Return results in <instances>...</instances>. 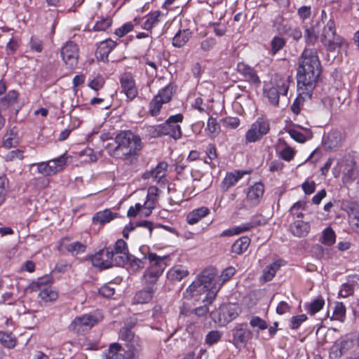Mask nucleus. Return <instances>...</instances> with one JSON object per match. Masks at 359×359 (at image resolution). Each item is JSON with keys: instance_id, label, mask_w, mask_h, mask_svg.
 Returning <instances> with one entry per match:
<instances>
[{"instance_id": "c756f323", "label": "nucleus", "mask_w": 359, "mask_h": 359, "mask_svg": "<svg viewBox=\"0 0 359 359\" xmlns=\"http://www.w3.org/2000/svg\"><path fill=\"white\" fill-rule=\"evenodd\" d=\"M310 224L302 219L294 221L290 226L291 233L299 238L306 236L310 231Z\"/></svg>"}, {"instance_id": "0e129e2a", "label": "nucleus", "mask_w": 359, "mask_h": 359, "mask_svg": "<svg viewBox=\"0 0 359 359\" xmlns=\"http://www.w3.org/2000/svg\"><path fill=\"white\" fill-rule=\"evenodd\" d=\"M354 292L353 285L348 283H343L341 285V288L339 291V297L346 298L352 295Z\"/></svg>"}, {"instance_id": "2f4dec72", "label": "nucleus", "mask_w": 359, "mask_h": 359, "mask_svg": "<svg viewBox=\"0 0 359 359\" xmlns=\"http://www.w3.org/2000/svg\"><path fill=\"white\" fill-rule=\"evenodd\" d=\"M192 36V32L189 29H179L172 40L174 47L182 48L184 46Z\"/></svg>"}, {"instance_id": "4468645a", "label": "nucleus", "mask_w": 359, "mask_h": 359, "mask_svg": "<svg viewBox=\"0 0 359 359\" xmlns=\"http://www.w3.org/2000/svg\"><path fill=\"white\" fill-rule=\"evenodd\" d=\"M100 319L93 314H84L76 317L69 325V330L76 333L83 334L85 331L90 330Z\"/></svg>"}, {"instance_id": "72a5a7b5", "label": "nucleus", "mask_w": 359, "mask_h": 359, "mask_svg": "<svg viewBox=\"0 0 359 359\" xmlns=\"http://www.w3.org/2000/svg\"><path fill=\"white\" fill-rule=\"evenodd\" d=\"M19 143V137L15 127L8 130L3 138L2 147L6 149L15 147Z\"/></svg>"}, {"instance_id": "412c9836", "label": "nucleus", "mask_w": 359, "mask_h": 359, "mask_svg": "<svg viewBox=\"0 0 359 359\" xmlns=\"http://www.w3.org/2000/svg\"><path fill=\"white\" fill-rule=\"evenodd\" d=\"M116 41L107 39L100 41L95 50V57L97 61L103 62L104 63L109 62V53L117 46Z\"/></svg>"}, {"instance_id": "a211bd4d", "label": "nucleus", "mask_w": 359, "mask_h": 359, "mask_svg": "<svg viewBox=\"0 0 359 359\" xmlns=\"http://www.w3.org/2000/svg\"><path fill=\"white\" fill-rule=\"evenodd\" d=\"M264 191V185L262 182H255L248 188L246 202L252 207L258 205L263 198Z\"/></svg>"}, {"instance_id": "680f3d73", "label": "nucleus", "mask_w": 359, "mask_h": 359, "mask_svg": "<svg viewBox=\"0 0 359 359\" xmlns=\"http://www.w3.org/2000/svg\"><path fill=\"white\" fill-rule=\"evenodd\" d=\"M135 25L132 22H127L114 31V34L118 37H123L132 32Z\"/></svg>"}, {"instance_id": "393cba45", "label": "nucleus", "mask_w": 359, "mask_h": 359, "mask_svg": "<svg viewBox=\"0 0 359 359\" xmlns=\"http://www.w3.org/2000/svg\"><path fill=\"white\" fill-rule=\"evenodd\" d=\"M108 256L106 248L99 250L90 257L92 264L100 269H106L111 268L114 264Z\"/></svg>"}, {"instance_id": "09e8293b", "label": "nucleus", "mask_w": 359, "mask_h": 359, "mask_svg": "<svg viewBox=\"0 0 359 359\" xmlns=\"http://www.w3.org/2000/svg\"><path fill=\"white\" fill-rule=\"evenodd\" d=\"M0 343L8 348H13L17 345V339L12 332L0 331Z\"/></svg>"}, {"instance_id": "473e14b6", "label": "nucleus", "mask_w": 359, "mask_h": 359, "mask_svg": "<svg viewBox=\"0 0 359 359\" xmlns=\"http://www.w3.org/2000/svg\"><path fill=\"white\" fill-rule=\"evenodd\" d=\"M27 48L29 53L40 54L44 50V41L41 36L33 34L27 43Z\"/></svg>"}, {"instance_id": "de8ad7c7", "label": "nucleus", "mask_w": 359, "mask_h": 359, "mask_svg": "<svg viewBox=\"0 0 359 359\" xmlns=\"http://www.w3.org/2000/svg\"><path fill=\"white\" fill-rule=\"evenodd\" d=\"M320 241L325 245H332L336 242V234L334 231L331 227L325 228L323 231Z\"/></svg>"}, {"instance_id": "ea45409f", "label": "nucleus", "mask_w": 359, "mask_h": 359, "mask_svg": "<svg viewBox=\"0 0 359 359\" xmlns=\"http://www.w3.org/2000/svg\"><path fill=\"white\" fill-rule=\"evenodd\" d=\"M18 96L19 93L17 90H9L0 99L1 107L6 109L11 106H13L15 103H17Z\"/></svg>"}, {"instance_id": "338daca9", "label": "nucleus", "mask_w": 359, "mask_h": 359, "mask_svg": "<svg viewBox=\"0 0 359 359\" xmlns=\"http://www.w3.org/2000/svg\"><path fill=\"white\" fill-rule=\"evenodd\" d=\"M216 43L215 39L212 37L206 38L201 42L200 48L203 52H209L215 48Z\"/></svg>"}, {"instance_id": "37998d69", "label": "nucleus", "mask_w": 359, "mask_h": 359, "mask_svg": "<svg viewBox=\"0 0 359 359\" xmlns=\"http://www.w3.org/2000/svg\"><path fill=\"white\" fill-rule=\"evenodd\" d=\"M346 341L334 344L330 348L329 357L330 359H339L346 353Z\"/></svg>"}, {"instance_id": "603ef678", "label": "nucleus", "mask_w": 359, "mask_h": 359, "mask_svg": "<svg viewBox=\"0 0 359 359\" xmlns=\"http://www.w3.org/2000/svg\"><path fill=\"white\" fill-rule=\"evenodd\" d=\"M286 45V41L284 38L276 36L271 41V53L272 55L277 54Z\"/></svg>"}, {"instance_id": "20e7f679", "label": "nucleus", "mask_w": 359, "mask_h": 359, "mask_svg": "<svg viewBox=\"0 0 359 359\" xmlns=\"http://www.w3.org/2000/svg\"><path fill=\"white\" fill-rule=\"evenodd\" d=\"M217 275L218 271L215 267L209 266L203 269L187 288V297L197 300L200 295L205 293L202 302L212 304L220 290V285L216 281Z\"/></svg>"}, {"instance_id": "774afa93", "label": "nucleus", "mask_w": 359, "mask_h": 359, "mask_svg": "<svg viewBox=\"0 0 359 359\" xmlns=\"http://www.w3.org/2000/svg\"><path fill=\"white\" fill-rule=\"evenodd\" d=\"M205 130L210 134L218 133L219 132L220 125L218 123L216 118L211 116L208 118Z\"/></svg>"}, {"instance_id": "7ed1b4c3", "label": "nucleus", "mask_w": 359, "mask_h": 359, "mask_svg": "<svg viewBox=\"0 0 359 359\" xmlns=\"http://www.w3.org/2000/svg\"><path fill=\"white\" fill-rule=\"evenodd\" d=\"M115 146L108 144V154L115 158L122 159L126 163L133 164L137 161L143 148L140 137L130 130L120 131L114 138Z\"/></svg>"}, {"instance_id": "6e6d98bb", "label": "nucleus", "mask_w": 359, "mask_h": 359, "mask_svg": "<svg viewBox=\"0 0 359 359\" xmlns=\"http://www.w3.org/2000/svg\"><path fill=\"white\" fill-rule=\"evenodd\" d=\"M306 208V203L304 201H299L293 204L290 208V212L294 216L298 219H302L304 216L302 212Z\"/></svg>"}, {"instance_id": "4be33fe9", "label": "nucleus", "mask_w": 359, "mask_h": 359, "mask_svg": "<svg viewBox=\"0 0 359 359\" xmlns=\"http://www.w3.org/2000/svg\"><path fill=\"white\" fill-rule=\"evenodd\" d=\"M236 70L246 82L255 87L260 86L262 83L261 80L254 68L243 62H238Z\"/></svg>"}, {"instance_id": "4d7b16f0", "label": "nucleus", "mask_w": 359, "mask_h": 359, "mask_svg": "<svg viewBox=\"0 0 359 359\" xmlns=\"http://www.w3.org/2000/svg\"><path fill=\"white\" fill-rule=\"evenodd\" d=\"M222 333L219 330H212L209 332L205 339V342L208 346H212L221 340Z\"/></svg>"}, {"instance_id": "a878e982", "label": "nucleus", "mask_w": 359, "mask_h": 359, "mask_svg": "<svg viewBox=\"0 0 359 359\" xmlns=\"http://www.w3.org/2000/svg\"><path fill=\"white\" fill-rule=\"evenodd\" d=\"M189 274L188 268L182 264L175 265L167 272L166 276L168 280L172 283L180 282Z\"/></svg>"}, {"instance_id": "58836bf2", "label": "nucleus", "mask_w": 359, "mask_h": 359, "mask_svg": "<svg viewBox=\"0 0 359 359\" xmlns=\"http://www.w3.org/2000/svg\"><path fill=\"white\" fill-rule=\"evenodd\" d=\"M50 167V174L55 175L62 171L67 165V157L64 154L60 156L58 158L49 160Z\"/></svg>"}, {"instance_id": "13d9d810", "label": "nucleus", "mask_w": 359, "mask_h": 359, "mask_svg": "<svg viewBox=\"0 0 359 359\" xmlns=\"http://www.w3.org/2000/svg\"><path fill=\"white\" fill-rule=\"evenodd\" d=\"M112 20L109 18H102L95 22L92 30L94 32H104L111 26Z\"/></svg>"}, {"instance_id": "bb28decb", "label": "nucleus", "mask_w": 359, "mask_h": 359, "mask_svg": "<svg viewBox=\"0 0 359 359\" xmlns=\"http://www.w3.org/2000/svg\"><path fill=\"white\" fill-rule=\"evenodd\" d=\"M210 210L205 206L195 208L190 211L186 216V222L190 225L199 222L201 219L209 215Z\"/></svg>"}, {"instance_id": "39448f33", "label": "nucleus", "mask_w": 359, "mask_h": 359, "mask_svg": "<svg viewBox=\"0 0 359 359\" xmlns=\"http://www.w3.org/2000/svg\"><path fill=\"white\" fill-rule=\"evenodd\" d=\"M320 39L328 52H334L348 46L347 41L337 33L336 23L333 18H330L323 27Z\"/></svg>"}, {"instance_id": "f03ea898", "label": "nucleus", "mask_w": 359, "mask_h": 359, "mask_svg": "<svg viewBox=\"0 0 359 359\" xmlns=\"http://www.w3.org/2000/svg\"><path fill=\"white\" fill-rule=\"evenodd\" d=\"M147 258L149 266L142 277L144 287L135 294L133 304H145L151 302L157 290L156 283L167 267L168 256H158L156 253L149 252Z\"/></svg>"}, {"instance_id": "8fccbe9b", "label": "nucleus", "mask_w": 359, "mask_h": 359, "mask_svg": "<svg viewBox=\"0 0 359 359\" xmlns=\"http://www.w3.org/2000/svg\"><path fill=\"white\" fill-rule=\"evenodd\" d=\"M163 104L165 103L154 95L149 103V114L151 116H157L160 114Z\"/></svg>"}, {"instance_id": "49530a36", "label": "nucleus", "mask_w": 359, "mask_h": 359, "mask_svg": "<svg viewBox=\"0 0 359 359\" xmlns=\"http://www.w3.org/2000/svg\"><path fill=\"white\" fill-rule=\"evenodd\" d=\"M206 156L203 159L205 164L209 165L211 168H215V165L213 161L217 158V148L214 144H209L205 149Z\"/></svg>"}, {"instance_id": "864d4df0", "label": "nucleus", "mask_w": 359, "mask_h": 359, "mask_svg": "<svg viewBox=\"0 0 359 359\" xmlns=\"http://www.w3.org/2000/svg\"><path fill=\"white\" fill-rule=\"evenodd\" d=\"M150 252L147 253L142 259L137 258L130 254V258L127 262H129L130 267L134 271H137L140 269L144 268V259H148L147 256Z\"/></svg>"}, {"instance_id": "6e6552de", "label": "nucleus", "mask_w": 359, "mask_h": 359, "mask_svg": "<svg viewBox=\"0 0 359 359\" xmlns=\"http://www.w3.org/2000/svg\"><path fill=\"white\" fill-rule=\"evenodd\" d=\"M341 173L343 184H352L359 177V169L357 168L356 161L351 157L344 156L338 161L336 168L333 170L335 177H338Z\"/></svg>"}, {"instance_id": "a18cd8bd", "label": "nucleus", "mask_w": 359, "mask_h": 359, "mask_svg": "<svg viewBox=\"0 0 359 359\" xmlns=\"http://www.w3.org/2000/svg\"><path fill=\"white\" fill-rule=\"evenodd\" d=\"M346 309L344 303L337 302L335 303L331 319L344 323L346 320Z\"/></svg>"}, {"instance_id": "69168bd1", "label": "nucleus", "mask_w": 359, "mask_h": 359, "mask_svg": "<svg viewBox=\"0 0 359 359\" xmlns=\"http://www.w3.org/2000/svg\"><path fill=\"white\" fill-rule=\"evenodd\" d=\"M349 223L353 229L359 233V209L353 210L349 215Z\"/></svg>"}, {"instance_id": "4c0bfd02", "label": "nucleus", "mask_w": 359, "mask_h": 359, "mask_svg": "<svg viewBox=\"0 0 359 359\" xmlns=\"http://www.w3.org/2000/svg\"><path fill=\"white\" fill-rule=\"evenodd\" d=\"M324 305L325 300L323 297L322 296H318L310 303H306L304 304V309L309 315L313 316L322 310Z\"/></svg>"}, {"instance_id": "c85d7f7f", "label": "nucleus", "mask_w": 359, "mask_h": 359, "mask_svg": "<svg viewBox=\"0 0 359 359\" xmlns=\"http://www.w3.org/2000/svg\"><path fill=\"white\" fill-rule=\"evenodd\" d=\"M123 348L118 342L109 344L108 348L102 353V359H125L123 354Z\"/></svg>"}, {"instance_id": "e433bc0d", "label": "nucleus", "mask_w": 359, "mask_h": 359, "mask_svg": "<svg viewBox=\"0 0 359 359\" xmlns=\"http://www.w3.org/2000/svg\"><path fill=\"white\" fill-rule=\"evenodd\" d=\"M251 239L247 236H241L231 245V252L238 255L243 254L249 248Z\"/></svg>"}, {"instance_id": "bf43d9fd", "label": "nucleus", "mask_w": 359, "mask_h": 359, "mask_svg": "<svg viewBox=\"0 0 359 359\" xmlns=\"http://www.w3.org/2000/svg\"><path fill=\"white\" fill-rule=\"evenodd\" d=\"M295 154L296 151L293 148L290 146H286L279 151L278 157L285 161L290 162L294 159Z\"/></svg>"}, {"instance_id": "0eeeda50", "label": "nucleus", "mask_w": 359, "mask_h": 359, "mask_svg": "<svg viewBox=\"0 0 359 359\" xmlns=\"http://www.w3.org/2000/svg\"><path fill=\"white\" fill-rule=\"evenodd\" d=\"M183 120L184 116L180 113L170 116L163 123L153 127L154 136H169L176 140L180 139L182 131L179 123H182Z\"/></svg>"}, {"instance_id": "ddd939ff", "label": "nucleus", "mask_w": 359, "mask_h": 359, "mask_svg": "<svg viewBox=\"0 0 359 359\" xmlns=\"http://www.w3.org/2000/svg\"><path fill=\"white\" fill-rule=\"evenodd\" d=\"M121 93H124L127 102H132L138 95V88L134 75L130 72H125L119 76Z\"/></svg>"}, {"instance_id": "dca6fc26", "label": "nucleus", "mask_w": 359, "mask_h": 359, "mask_svg": "<svg viewBox=\"0 0 359 359\" xmlns=\"http://www.w3.org/2000/svg\"><path fill=\"white\" fill-rule=\"evenodd\" d=\"M213 315L214 320L224 326L234 320L238 316V312L236 305L227 304L220 306Z\"/></svg>"}, {"instance_id": "79ce46f5", "label": "nucleus", "mask_w": 359, "mask_h": 359, "mask_svg": "<svg viewBox=\"0 0 359 359\" xmlns=\"http://www.w3.org/2000/svg\"><path fill=\"white\" fill-rule=\"evenodd\" d=\"M168 165L165 161H161L158 163L156 168L151 171V177L157 183H159L163 178H165Z\"/></svg>"}, {"instance_id": "5701e85b", "label": "nucleus", "mask_w": 359, "mask_h": 359, "mask_svg": "<svg viewBox=\"0 0 359 359\" xmlns=\"http://www.w3.org/2000/svg\"><path fill=\"white\" fill-rule=\"evenodd\" d=\"M345 140V135L337 130L330 131L324 140L326 151H335L339 149Z\"/></svg>"}, {"instance_id": "cd10ccee", "label": "nucleus", "mask_w": 359, "mask_h": 359, "mask_svg": "<svg viewBox=\"0 0 359 359\" xmlns=\"http://www.w3.org/2000/svg\"><path fill=\"white\" fill-rule=\"evenodd\" d=\"M177 86L174 82H170L164 87L158 90L155 96L165 104H168L172 100L177 92Z\"/></svg>"}, {"instance_id": "e2e57ef3", "label": "nucleus", "mask_w": 359, "mask_h": 359, "mask_svg": "<svg viewBox=\"0 0 359 359\" xmlns=\"http://www.w3.org/2000/svg\"><path fill=\"white\" fill-rule=\"evenodd\" d=\"M250 226H252V229H255L258 226H264L266 224V219L265 217L262 214H255L250 218V221L248 222Z\"/></svg>"}, {"instance_id": "3c124183", "label": "nucleus", "mask_w": 359, "mask_h": 359, "mask_svg": "<svg viewBox=\"0 0 359 359\" xmlns=\"http://www.w3.org/2000/svg\"><path fill=\"white\" fill-rule=\"evenodd\" d=\"M304 38L306 44V48H309L308 46H313L316 43L318 40V35L313 26L305 29Z\"/></svg>"}, {"instance_id": "b1692460", "label": "nucleus", "mask_w": 359, "mask_h": 359, "mask_svg": "<svg viewBox=\"0 0 359 359\" xmlns=\"http://www.w3.org/2000/svg\"><path fill=\"white\" fill-rule=\"evenodd\" d=\"M135 325L136 322L134 321L126 323L118 332L119 339L125 341L126 344L142 342V339L132 330Z\"/></svg>"}, {"instance_id": "c03bdc74", "label": "nucleus", "mask_w": 359, "mask_h": 359, "mask_svg": "<svg viewBox=\"0 0 359 359\" xmlns=\"http://www.w3.org/2000/svg\"><path fill=\"white\" fill-rule=\"evenodd\" d=\"M22 43V39L20 36L12 35L8 42L6 45L5 50L7 55H12L16 53Z\"/></svg>"}, {"instance_id": "f3484780", "label": "nucleus", "mask_w": 359, "mask_h": 359, "mask_svg": "<svg viewBox=\"0 0 359 359\" xmlns=\"http://www.w3.org/2000/svg\"><path fill=\"white\" fill-rule=\"evenodd\" d=\"M232 343L236 348H245L252 337V331L248 327L247 323H242L233 330Z\"/></svg>"}, {"instance_id": "7c9ffc66", "label": "nucleus", "mask_w": 359, "mask_h": 359, "mask_svg": "<svg viewBox=\"0 0 359 359\" xmlns=\"http://www.w3.org/2000/svg\"><path fill=\"white\" fill-rule=\"evenodd\" d=\"M263 95L267 98L270 104L273 107L279 106L280 95H282L280 90L275 88L271 84L267 83L264 86Z\"/></svg>"}, {"instance_id": "1a4fd4ad", "label": "nucleus", "mask_w": 359, "mask_h": 359, "mask_svg": "<svg viewBox=\"0 0 359 359\" xmlns=\"http://www.w3.org/2000/svg\"><path fill=\"white\" fill-rule=\"evenodd\" d=\"M106 249L114 265L123 266L130 258L128 244L123 239H118L114 245L106 247Z\"/></svg>"}, {"instance_id": "9b49d317", "label": "nucleus", "mask_w": 359, "mask_h": 359, "mask_svg": "<svg viewBox=\"0 0 359 359\" xmlns=\"http://www.w3.org/2000/svg\"><path fill=\"white\" fill-rule=\"evenodd\" d=\"M166 15L167 13H163L159 10L151 11L143 18H135L133 21L135 25H140L142 29L151 34L153 29L163 22Z\"/></svg>"}, {"instance_id": "6ab92c4d", "label": "nucleus", "mask_w": 359, "mask_h": 359, "mask_svg": "<svg viewBox=\"0 0 359 359\" xmlns=\"http://www.w3.org/2000/svg\"><path fill=\"white\" fill-rule=\"evenodd\" d=\"M71 238L67 236L62 237L57 245V250L60 252L67 251L72 255L76 256L84 253L86 250V245L79 241L69 243Z\"/></svg>"}, {"instance_id": "f257e3e1", "label": "nucleus", "mask_w": 359, "mask_h": 359, "mask_svg": "<svg viewBox=\"0 0 359 359\" xmlns=\"http://www.w3.org/2000/svg\"><path fill=\"white\" fill-rule=\"evenodd\" d=\"M321 74V64L315 48H305L297 68V86L301 94L311 97Z\"/></svg>"}, {"instance_id": "423d86ee", "label": "nucleus", "mask_w": 359, "mask_h": 359, "mask_svg": "<svg viewBox=\"0 0 359 359\" xmlns=\"http://www.w3.org/2000/svg\"><path fill=\"white\" fill-rule=\"evenodd\" d=\"M52 278L47 276L32 281L28 287L32 292H39L38 299L41 305L46 306L55 302L58 298V292L51 285Z\"/></svg>"}, {"instance_id": "9d476101", "label": "nucleus", "mask_w": 359, "mask_h": 359, "mask_svg": "<svg viewBox=\"0 0 359 359\" xmlns=\"http://www.w3.org/2000/svg\"><path fill=\"white\" fill-rule=\"evenodd\" d=\"M270 130V123L267 118L259 117L251 126L245 135V142L252 143L260 140Z\"/></svg>"}, {"instance_id": "aec40b11", "label": "nucleus", "mask_w": 359, "mask_h": 359, "mask_svg": "<svg viewBox=\"0 0 359 359\" xmlns=\"http://www.w3.org/2000/svg\"><path fill=\"white\" fill-rule=\"evenodd\" d=\"M251 173V170H235L226 173L222 180L220 189L222 192L228 191L231 187H234L245 175Z\"/></svg>"}, {"instance_id": "a19ab883", "label": "nucleus", "mask_w": 359, "mask_h": 359, "mask_svg": "<svg viewBox=\"0 0 359 359\" xmlns=\"http://www.w3.org/2000/svg\"><path fill=\"white\" fill-rule=\"evenodd\" d=\"M105 83V78L101 74H97L88 78L87 86L97 93L104 88Z\"/></svg>"}, {"instance_id": "052dcab7", "label": "nucleus", "mask_w": 359, "mask_h": 359, "mask_svg": "<svg viewBox=\"0 0 359 359\" xmlns=\"http://www.w3.org/2000/svg\"><path fill=\"white\" fill-rule=\"evenodd\" d=\"M307 319L306 314L292 316L290 319L289 327L291 330H297Z\"/></svg>"}, {"instance_id": "f8f14e48", "label": "nucleus", "mask_w": 359, "mask_h": 359, "mask_svg": "<svg viewBox=\"0 0 359 359\" xmlns=\"http://www.w3.org/2000/svg\"><path fill=\"white\" fill-rule=\"evenodd\" d=\"M60 55L65 65L69 69H74L79 62V48L73 41H67L60 48Z\"/></svg>"}, {"instance_id": "5fc2aeb1", "label": "nucleus", "mask_w": 359, "mask_h": 359, "mask_svg": "<svg viewBox=\"0 0 359 359\" xmlns=\"http://www.w3.org/2000/svg\"><path fill=\"white\" fill-rule=\"evenodd\" d=\"M235 273L236 269L233 266H228L224 269L221 275L217 278V280L219 282V285H220V288L222 287V285L229 281Z\"/></svg>"}, {"instance_id": "2eb2a0df", "label": "nucleus", "mask_w": 359, "mask_h": 359, "mask_svg": "<svg viewBox=\"0 0 359 359\" xmlns=\"http://www.w3.org/2000/svg\"><path fill=\"white\" fill-rule=\"evenodd\" d=\"M293 83L291 72H276L272 74L269 83L281 91L282 95L287 96L290 85Z\"/></svg>"}, {"instance_id": "c9c22d12", "label": "nucleus", "mask_w": 359, "mask_h": 359, "mask_svg": "<svg viewBox=\"0 0 359 359\" xmlns=\"http://www.w3.org/2000/svg\"><path fill=\"white\" fill-rule=\"evenodd\" d=\"M117 213L112 212L109 209H105L96 212L93 217V223L95 224H104L110 222L116 218Z\"/></svg>"}, {"instance_id": "f704fd0d", "label": "nucleus", "mask_w": 359, "mask_h": 359, "mask_svg": "<svg viewBox=\"0 0 359 359\" xmlns=\"http://www.w3.org/2000/svg\"><path fill=\"white\" fill-rule=\"evenodd\" d=\"M126 349L123 348L125 359H140L141 352L143 349V343L126 344Z\"/></svg>"}]
</instances>
